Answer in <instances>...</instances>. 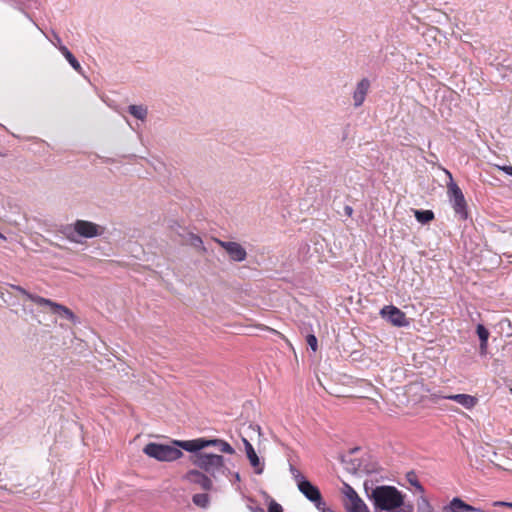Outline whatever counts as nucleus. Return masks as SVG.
<instances>
[{"label":"nucleus","mask_w":512,"mask_h":512,"mask_svg":"<svg viewBox=\"0 0 512 512\" xmlns=\"http://www.w3.org/2000/svg\"><path fill=\"white\" fill-rule=\"evenodd\" d=\"M375 512H401L404 504L402 493L393 486H377L369 495Z\"/></svg>","instance_id":"2"},{"label":"nucleus","mask_w":512,"mask_h":512,"mask_svg":"<svg viewBox=\"0 0 512 512\" xmlns=\"http://www.w3.org/2000/svg\"><path fill=\"white\" fill-rule=\"evenodd\" d=\"M195 443H196V448H197V452L202 450L203 448H206L208 446H212L213 445V439L211 440H206V439H203V438H198V439H195Z\"/></svg>","instance_id":"26"},{"label":"nucleus","mask_w":512,"mask_h":512,"mask_svg":"<svg viewBox=\"0 0 512 512\" xmlns=\"http://www.w3.org/2000/svg\"><path fill=\"white\" fill-rule=\"evenodd\" d=\"M212 446L217 447L223 453H227V454L235 453V449L228 442L221 440V439H213Z\"/></svg>","instance_id":"21"},{"label":"nucleus","mask_w":512,"mask_h":512,"mask_svg":"<svg viewBox=\"0 0 512 512\" xmlns=\"http://www.w3.org/2000/svg\"><path fill=\"white\" fill-rule=\"evenodd\" d=\"M256 328H257V329H260V330H267V331L272 332V333H275V334L277 333V331H276V330H274V329H270V328H268V327H266V326H264V325L256 326Z\"/></svg>","instance_id":"31"},{"label":"nucleus","mask_w":512,"mask_h":512,"mask_svg":"<svg viewBox=\"0 0 512 512\" xmlns=\"http://www.w3.org/2000/svg\"><path fill=\"white\" fill-rule=\"evenodd\" d=\"M174 444L178 446V448H182L188 452H197L195 439L187 440V441H174Z\"/></svg>","instance_id":"23"},{"label":"nucleus","mask_w":512,"mask_h":512,"mask_svg":"<svg viewBox=\"0 0 512 512\" xmlns=\"http://www.w3.org/2000/svg\"><path fill=\"white\" fill-rule=\"evenodd\" d=\"M306 342H307V345L311 348V350L313 352H316L317 351V347H318V341H317V338L314 334H307L306 336Z\"/></svg>","instance_id":"27"},{"label":"nucleus","mask_w":512,"mask_h":512,"mask_svg":"<svg viewBox=\"0 0 512 512\" xmlns=\"http://www.w3.org/2000/svg\"><path fill=\"white\" fill-rule=\"evenodd\" d=\"M193 463L216 478L217 476H227L230 473L229 468L224 463V458L221 455L211 453H197Z\"/></svg>","instance_id":"3"},{"label":"nucleus","mask_w":512,"mask_h":512,"mask_svg":"<svg viewBox=\"0 0 512 512\" xmlns=\"http://www.w3.org/2000/svg\"><path fill=\"white\" fill-rule=\"evenodd\" d=\"M73 228L79 236L84 238L98 237L101 236L105 231L103 226L86 220H77L73 224Z\"/></svg>","instance_id":"7"},{"label":"nucleus","mask_w":512,"mask_h":512,"mask_svg":"<svg viewBox=\"0 0 512 512\" xmlns=\"http://www.w3.org/2000/svg\"><path fill=\"white\" fill-rule=\"evenodd\" d=\"M217 243L228 254L230 260L234 262H243L247 258L246 249L238 242L217 240Z\"/></svg>","instance_id":"9"},{"label":"nucleus","mask_w":512,"mask_h":512,"mask_svg":"<svg viewBox=\"0 0 512 512\" xmlns=\"http://www.w3.org/2000/svg\"><path fill=\"white\" fill-rule=\"evenodd\" d=\"M298 488L300 492L311 502L315 504L317 509H321V506L324 505V502L321 497V493L319 489L313 485L310 481L301 477L298 481Z\"/></svg>","instance_id":"8"},{"label":"nucleus","mask_w":512,"mask_h":512,"mask_svg":"<svg viewBox=\"0 0 512 512\" xmlns=\"http://www.w3.org/2000/svg\"><path fill=\"white\" fill-rule=\"evenodd\" d=\"M417 512H434L433 507L425 496H421L417 500Z\"/></svg>","instance_id":"22"},{"label":"nucleus","mask_w":512,"mask_h":512,"mask_svg":"<svg viewBox=\"0 0 512 512\" xmlns=\"http://www.w3.org/2000/svg\"><path fill=\"white\" fill-rule=\"evenodd\" d=\"M369 89L370 81L368 79L363 78L357 83L352 96L354 107H360L364 103Z\"/></svg>","instance_id":"11"},{"label":"nucleus","mask_w":512,"mask_h":512,"mask_svg":"<svg viewBox=\"0 0 512 512\" xmlns=\"http://www.w3.org/2000/svg\"><path fill=\"white\" fill-rule=\"evenodd\" d=\"M392 324L397 327H404V326H407L409 324V322H392Z\"/></svg>","instance_id":"35"},{"label":"nucleus","mask_w":512,"mask_h":512,"mask_svg":"<svg viewBox=\"0 0 512 512\" xmlns=\"http://www.w3.org/2000/svg\"><path fill=\"white\" fill-rule=\"evenodd\" d=\"M493 506H507L512 508L511 502H503V501H496L493 503Z\"/></svg>","instance_id":"30"},{"label":"nucleus","mask_w":512,"mask_h":512,"mask_svg":"<svg viewBox=\"0 0 512 512\" xmlns=\"http://www.w3.org/2000/svg\"><path fill=\"white\" fill-rule=\"evenodd\" d=\"M446 174L450 178V182L447 185L450 202L452 203L455 213L462 219H465L467 217V211L464 195L458 185L452 180L451 173L446 171Z\"/></svg>","instance_id":"5"},{"label":"nucleus","mask_w":512,"mask_h":512,"mask_svg":"<svg viewBox=\"0 0 512 512\" xmlns=\"http://www.w3.org/2000/svg\"><path fill=\"white\" fill-rule=\"evenodd\" d=\"M501 169L508 175L512 176V166H503Z\"/></svg>","instance_id":"32"},{"label":"nucleus","mask_w":512,"mask_h":512,"mask_svg":"<svg viewBox=\"0 0 512 512\" xmlns=\"http://www.w3.org/2000/svg\"><path fill=\"white\" fill-rule=\"evenodd\" d=\"M189 243L196 249L203 250V251L205 250L203 247L202 239L197 235L189 234Z\"/></svg>","instance_id":"25"},{"label":"nucleus","mask_w":512,"mask_h":512,"mask_svg":"<svg viewBox=\"0 0 512 512\" xmlns=\"http://www.w3.org/2000/svg\"><path fill=\"white\" fill-rule=\"evenodd\" d=\"M242 441L245 447L246 456L249 460L251 467L254 470V473L257 475H261L265 467L264 461L260 459L253 445L246 438H243Z\"/></svg>","instance_id":"10"},{"label":"nucleus","mask_w":512,"mask_h":512,"mask_svg":"<svg viewBox=\"0 0 512 512\" xmlns=\"http://www.w3.org/2000/svg\"><path fill=\"white\" fill-rule=\"evenodd\" d=\"M344 211H345V214H346L347 216H351V215L353 214V208H352V207H350V206H346V207L344 208Z\"/></svg>","instance_id":"33"},{"label":"nucleus","mask_w":512,"mask_h":512,"mask_svg":"<svg viewBox=\"0 0 512 512\" xmlns=\"http://www.w3.org/2000/svg\"><path fill=\"white\" fill-rule=\"evenodd\" d=\"M228 475H232L236 481H240V474L238 472H231L230 471V473H227V476Z\"/></svg>","instance_id":"34"},{"label":"nucleus","mask_w":512,"mask_h":512,"mask_svg":"<svg viewBox=\"0 0 512 512\" xmlns=\"http://www.w3.org/2000/svg\"><path fill=\"white\" fill-rule=\"evenodd\" d=\"M380 315L385 320H403L405 317L404 313L393 305L384 306L380 310Z\"/></svg>","instance_id":"15"},{"label":"nucleus","mask_w":512,"mask_h":512,"mask_svg":"<svg viewBox=\"0 0 512 512\" xmlns=\"http://www.w3.org/2000/svg\"><path fill=\"white\" fill-rule=\"evenodd\" d=\"M192 501L198 507L207 508L210 503V498L206 493H198L193 496Z\"/></svg>","instance_id":"20"},{"label":"nucleus","mask_w":512,"mask_h":512,"mask_svg":"<svg viewBox=\"0 0 512 512\" xmlns=\"http://www.w3.org/2000/svg\"><path fill=\"white\" fill-rule=\"evenodd\" d=\"M128 112L136 119L145 121L148 115V109L144 105H130Z\"/></svg>","instance_id":"16"},{"label":"nucleus","mask_w":512,"mask_h":512,"mask_svg":"<svg viewBox=\"0 0 512 512\" xmlns=\"http://www.w3.org/2000/svg\"><path fill=\"white\" fill-rule=\"evenodd\" d=\"M441 397L443 399L452 400L468 410L472 409L477 404V398L468 394H452L443 395Z\"/></svg>","instance_id":"14"},{"label":"nucleus","mask_w":512,"mask_h":512,"mask_svg":"<svg viewBox=\"0 0 512 512\" xmlns=\"http://www.w3.org/2000/svg\"><path fill=\"white\" fill-rule=\"evenodd\" d=\"M343 494V504L347 512H370L365 502L350 485L344 484Z\"/></svg>","instance_id":"6"},{"label":"nucleus","mask_w":512,"mask_h":512,"mask_svg":"<svg viewBox=\"0 0 512 512\" xmlns=\"http://www.w3.org/2000/svg\"><path fill=\"white\" fill-rule=\"evenodd\" d=\"M268 512H283V509L279 503L271 501L269 504Z\"/></svg>","instance_id":"28"},{"label":"nucleus","mask_w":512,"mask_h":512,"mask_svg":"<svg viewBox=\"0 0 512 512\" xmlns=\"http://www.w3.org/2000/svg\"><path fill=\"white\" fill-rule=\"evenodd\" d=\"M318 510H319L320 512H335V511H333L332 509L327 508V507L325 506V504H324L323 506H321V509H318Z\"/></svg>","instance_id":"36"},{"label":"nucleus","mask_w":512,"mask_h":512,"mask_svg":"<svg viewBox=\"0 0 512 512\" xmlns=\"http://www.w3.org/2000/svg\"><path fill=\"white\" fill-rule=\"evenodd\" d=\"M1 296L9 306L21 307L25 313H33L35 306L40 313L51 317L71 320L75 318L69 308L34 294L19 285L6 284L1 287Z\"/></svg>","instance_id":"1"},{"label":"nucleus","mask_w":512,"mask_h":512,"mask_svg":"<svg viewBox=\"0 0 512 512\" xmlns=\"http://www.w3.org/2000/svg\"><path fill=\"white\" fill-rule=\"evenodd\" d=\"M414 215L417 221L422 224H426L434 218V214L431 210H414Z\"/></svg>","instance_id":"19"},{"label":"nucleus","mask_w":512,"mask_h":512,"mask_svg":"<svg viewBox=\"0 0 512 512\" xmlns=\"http://www.w3.org/2000/svg\"><path fill=\"white\" fill-rule=\"evenodd\" d=\"M0 238L4 239V236L0 233Z\"/></svg>","instance_id":"37"},{"label":"nucleus","mask_w":512,"mask_h":512,"mask_svg":"<svg viewBox=\"0 0 512 512\" xmlns=\"http://www.w3.org/2000/svg\"><path fill=\"white\" fill-rule=\"evenodd\" d=\"M408 481L414 487L415 494H418L419 497L424 496V488L414 475H408Z\"/></svg>","instance_id":"24"},{"label":"nucleus","mask_w":512,"mask_h":512,"mask_svg":"<svg viewBox=\"0 0 512 512\" xmlns=\"http://www.w3.org/2000/svg\"><path fill=\"white\" fill-rule=\"evenodd\" d=\"M60 52L63 54V56L66 58V60L69 62V64L78 72H81V65L77 61V59L73 56V54L68 50V48L64 45L59 46Z\"/></svg>","instance_id":"17"},{"label":"nucleus","mask_w":512,"mask_h":512,"mask_svg":"<svg viewBox=\"0 0 512 512\" xmlns=\"http://www.w3.org/2000/svg\"><path fill=\"white\" fill-rule=\"evenodd\" d=\"M184 478L190 483L198 484L204 490H210L212 488L211 479L198 470L188 471Z\"/></svg>","instance_id":"12"},{"label":"nucleus","mask_w":512,"mask_h":512,"mask_svg":"<svg viewBox=\"0 0 512 512\" xmlns=\"http://www.w3.org/2000/svg\"><path fill=\"white\" fill-rule=\"evenodd\" d=\"M477 334H478V337L480 339V351H481V354H484L486 352V349H487V341H488V337H489V332H488V330L482 324H478V326H477Z\"/></svg>","instance_id":"18"},{"label":"nucleus","mask_w":512,"mask_h":512,"mask_svg":"<svg viewBox=\"0 0 512 512\" xmlns=\"http://www.w3.org/2000/svg\"><path fill=\"white\" fill-rule=\"evenodd\" d=\"M144 453L149 457L159 461H174L179 459L183 452L177 445H164L158 443H148L144 449Z\"/></svg>","instance_id":"4"},{"label":"nucleus","mask_w":512,"mask_h":512,"mask_svg":"<svg viewBox=\"0 0 512 512\" xmlns=\"http://www.w3.org/2000/svg\"><path fill=\"white\" fill-rule=\"evenodd\" d=\"M442 512H492L490 509L481 510L464 503L460 498H453L450 504L444 507Z\"/></svg>","instance_id":"13"},{"label":"nucleus","mask_w":512,"mask_h":512,"mask_svg":"<svg viewBox=\"0 0 512 512\" xmlns=\"http://www.w3.org/2000/svg\"><path fill=\"white\" fill-rule=\"evenodd\" d=\"M290 472L297 482L299 481V479H301V477H303L299 470H297L293 465H290Z\"/></svg>","instance_id":"29"}]
</instances>
